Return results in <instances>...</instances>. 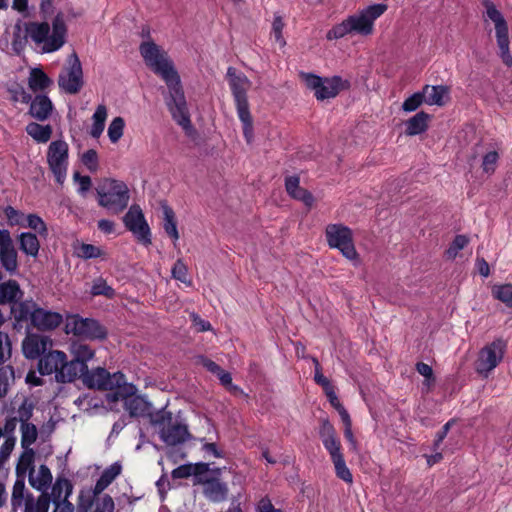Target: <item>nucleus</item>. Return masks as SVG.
Listing matches in <instances>:
<instances>
[{"label":"nucleus","mask_w":512,"mask_h":512,"mask_svg":"<svg viewBox=\"0 0 512 512\" xmlns=\"http://www.w3.org/2000/svg\"><path fill=\"white\" fill-rule=\"evenodd\" d=\"M325 238L331 249H337L347 260L358 263L359 254L354 244L353 231L342 223L328 224Z\"/></svg>","instance_id":"obj_9"},{"label":"nucleus","mask_w":512,"mask_h":512,"mask_svg":"<svg viewBox=\"0 0 512 512\" xmlns=\"http://www.w3.org/2000/svg\"><path fill=\"white\" fill-rule=\"evenodd\" d=\"M342 422L344 423L345 429H344V436L351 445V448L353 450L357 449V441L353 435L352 432V422L349 414H345L343 418H341Z\"/></svg>","instance_id":"obj_57"},{"label":"nucleus","mask_w":512,"mask_h":512,"mask_svg":"<svg viewBox=\"0 0 512 512\" xmlns=\"http://www.w3.org/2000/svg\"><path fill=\"white\" fill-rule=\"evenodd\" d=\"M0 263L8 273L12 275L17 273L18 254L9 231L2 233L0 244Z\"/></svg>","instance_id":"obj_22"},{"label":"nucleus","mask_w":512,"mask_h":512,"mask_svg":"<svg viewBox=\"0 0 512 512\" xmlns=\"http://www.w3.org/2000/svg\"><path fill=\"white\" fill-rule=\"evenodd\" d=\"M422 94L426 104L443 106L448 98L449 89L443 85H426L422 90Z\"/></svg>","instance_id":"obj_28"},{"label":"nucleus","mask_w":512,"mask_h":512,"mask_svg":"<svg viewBox=\"0 0 512 512\" xmlns=\"http://www.w3.org/2000/svg\"><path fill=\"white\" fill-rule=\"evenodd\" d=\"M300 77L305 86L313 91L318 101H324L336 97L339 92L348 87V82L339 76L322 78L312 73L301 72Z\"/></svg>","instance_id":"obj_11"},{"label":"nucleus","mask_w":512,"mask_h":512,"mask_svg":"<svg viewBox=\"0 0 512 512\" xmlns=\"http://www.w3.org/2000/svg\"><path fill=\"white\" fill-rule=\"evenodd\" d=\"M52 473L46 465H40L37 471L31 469L29 473L30 485L41 492H46L52 484Z\"/></svg>","instance_id":"obj_26"},{"label":"nucleus","mask_w":512,"mask_h":512,"mask_svg":"<svg viewBox=\"0 0 512 512\" xmlns=\"http://www.w3.org/2000/svg\"><path fill=\"white\" fill-rule=\"evenodd\" d=\"M430 118L431 116L424 111L416 113L405 121V134L407 136H416L426 132Z\"/></svg>","instance_id":"obj_27"},{"label":"nucleus","mask_w":512,"mask_h":512,"mask_svg":"<svg viewBox=\"0 0 512 512\" xmlns=\"http://www.w3.org/2000/svg\"><path fill=\"white\" fill-rule=\"evenodd\" d=\"M52 85V80L40 68H33L30 71L28 78V86L33 92L45 91Z\"/></svg>","instance_id":"obj_31"},{"label":"nucleus","mask_w":512,"mask_h":512,"mask_svg":"<svg viewBox=\"0 0 512 512\" xmlns=\"http://www.w3.org/2000/svg\"><path fill=\"white\" fill-rule=\"evenodd\" d=\"M20 250L27 256L36 257L39 253L40 243L37 236L30 232H23L18 235Z\"/></svg>","instance_id":"obj_33"},{"label":"nucleus","mask_w":512,"mask_h":512,"mask_svg":"<svg viewBox=\"0 0 512 512\" xmlns=\"http://www.w3.org/2000/svg\"><path fill=\"white\" fill-rule=\"evenodd\" d=\"M422 103H425V98L422 92H416L409 96L402 104V109L405 112L416 111Z\"/></svg>","instance_id":"obj_50"},{"label":"nucleus","mask_w":512,"mask_h":512,"mask_svg":"<svg viewBox=\"0 0 512 512\" xmlns=\"http://www.w3.org/2000/svg\"><path fill=\"white\" fill-rule=\"evenodd\" d=\"M256 512H283L281 509H277L272 504L269 497H262L256 504Z\"/></svg>","instance_id":"obj_59"},{"label":"nucleus","mask_w":512,"mask_h":512,"mask_svg":"<svg viewBox=\"0 0 512 512\" xmlns=\"http://www.w3.org/2000/svg\"><path fill=\"white\" fill-rule=\"evenodd\" d=\"M125 227L144 245L151 244L150 228L138 205H132L123 218Z\"/></svg>","instance_id":"obj_20"},{"label":"nucleus","mask_w":512,"mask_h":512,"mask_svg":"<svg viewBox=\"0 0 512 512\" xmlns=\"http://www.w3.org/2000/svg\"><path fill=\"white\" fill-rule=\"evenodd\" d=\"M24 228H30L41 236H47L48 229L43 219L36 214L26 215Z\"/></svg>","instance_id":"obj_44"},{"label":"nucleus","mask_w":512,"mask_h":512,"mask_svg":"<svg viewBox=\"0 0 512 512\" xmlns=\"http://www.w3.org/2000/svg\"><path fill=\"white\" fill-rule=\"evenodd\" d=\"M387 10L382 3L371 4L348 15L326 33L327 40H339L347 36L369 37L374 33L375 22Z\"/></svg>","instance_id":"obj_2"},{"label":"nucleus","mask_w":512,"mask_h":512,"mask_svg":"<svg viewBox=\"0 0 512 512\" xmlns=\"http://www.w3.org/2000/svg\"><path fill=\"white\" fill-rule=\"evenodd\" d=\"M21 295L20 286L16 281L10 280L0 284V304L14 302Z\"/></svg>","instance_id":"obj_36"},{"label":"nucleus","mask_w":512,"mask_h":512,"mask_svg":"<svg viewBox=\"0 0 512 512\" xmlns=\"http://www.w3.org/2000/svg\"><path fill=\"white\" fill-rule=\"evenodd\" d=\"M81 161L90 172H96L98 170L99 164L96 150L89 149L85 151L81 157Z\"/></svg>","instance_id":"obj_51"},{"label":"nucleus","mask_w":512,"mask_h":512,"mask_svg":"<svg viewBox=\"0 0 512 512\" xmlns=\"http://www.w3.org/2000/svg\"><path fill=\"white\" fill-rule=\"evenodd\" d=\"M53 110L54 105L47 95H36L30 102L29 114L38 121L49 119Z\"/></svg>","instance_id":"obj_24"},{"label":"nucleus","mask_w":512,"mask_h":512,"mask_svg":"<svg viewBox=\"0 0 512 512\" xmlns=\"http://www.w3.org/2000/svg\"><path fill=\"white\" fill-rule=\"evenodd\" d=\"M172 277L186 285H191V280L188 278L187 266L181 259H178L171 270Z\"/></svg>","instance_id":"obj_48"},{"label":"nucleus","mask_w":512,"mask_h":512,"mask_svg":"<svg viewBox=\"0 0 512 512\" xmlns=\"http://www.w3.org/2000/svg\"><path fill=\"white\" fill-rule=\"evenodd\" d=\"M13 312L18 321H29L33 328L42 332L54 331L64 321L61 313L40 307L33 300L19 302Z\"/></svg>","instance_id":"obj_6"},{"label":"nucleus","mask_w":512,"mask_h":512,"mask_svg":"<svg viewBox=\"0 0 512 512\" xmlns=\"http://www.w3.org/2000/svg\"><path fill=\"white\" fill-rule=\"evenodd\" d=\"M96 192L99 205L111 213L119 214L128 206L129 189L123 181L105 178L99 182Z\"/></svg>","instance_id":"obj_7"},{"label":"nucleus","mask_w":512,"mask_h":512,"mask_svg":"<svg viewBox=\"0 0 512 512\" xmlns=\"http://www.w3.org/2000/svg\"><path fill=\"white\" fill-rule=\"evenodd\" d=\"M67 61L68 66L59 74L58 85L65 93L76 94L84 83L82 65L75 53L71 54Z\"/></svg>","instance_id":"obj_17"},{"label":"nucleus","mask_w":512,"mask_h":512,"mask_svg":"<svg viewBox=\"0 0 512 512\" xmlns=\"http://www.w3.org/2000/svg\"><path fill=\"white\" fill-rule=\"evenodd\" d=\"M26 133L37 143H47L53 133L51 125H42L37 122L27 124Z\"/></svg>","instance_id":"obj_32"},{"label":"nucleus","mask_w":512,"mask_h":512,"mask_svg":"<svg viewBox=\"0 0 512 512\" xmlns=\"http://www.w3.org/2000/svg\"><path fill=\"white\" fill-rule=\"evenodd\" d=\"M14 448V440L6 439L0 447V463L4 462L10 456Z\"/></svg>","instance_id":"obj_62"},{"label":"nucleus","mask_w":512,"mask_h":512,"mask_svg":"<svg viewBox=\"0 0 512 512\" xmlns=\"http://www.w3.org/2000/svg\"><path fill=\"white\" fill-rule=\"evenodd\" d=\"M46 161L55 181L62 185L67 178L68 172V143L62 139L52 141L47 148Z\"/></svg>","instance_id":"obj_12"},{"label":"nucleus","mask_w":512,"mask_h":512,"mask_svg":"<svg viewBox=\"0 0 512 512\" xmlns=\"http://www.w3.org/2000/svg\"><path fill=\"white\" fill-rule=\"evenodd\" d=\"M107 108L105 105H98L93 116H92V126L90 130V135L93 138H99L104 131L105 121L107 119Z\"/></svg>","instance_id":"obj_37"},{"label":"nucleus","mask_w":512,"mask_h":512,"mask_svg":"<svg viewBox=\"0 0 512 512\" xmlns=\"http://www.w3.org/2000/svg\"><path fill=\"white\" fill-rule=\"evenodd\" d=\"M319 435L323 446L328 451L331 459L343 455L341 452L340 440L337 437L334 427L328 420H324L322 422Z\"/></svg>","instance_id":"obj_23"},{"label":"nucleus","mask_w":512,"mask_h":512,"mask_svg":"<svg viewBox=\"0 0 512 512\" xmlns=\"http://www.w3.org/2000/svg\"><path fill=\"white\" fill-rule=\"evenodd\" d=\"M285 23L281 15L274 14L273 22H272V35L274 36L275 41L280 45V47H284L286 45V41L283 37V29Z\"/></svg>","instance_id":"obj_46"},{"label":"nucleus","mask_w":512,"mask_h":512,"mask_svg":"<svg viewBox=\"0 0 512 512\" xmlns=\"http://www.w3.org/2000/svg\"><path fill=\"white\" fill-rule=\"evenodd\" d=\"M125 122L122 117H115L108 127V137L112 143H117L123 136Z\"/></svg>","instance_id":"obj_45"},{"label":"nucleus","mask_w":512,"mask_h":512,"mask_svg":"<svg viewBox=\"0 0 512 512\" xmlns=\"http://www.w3.org/2000/svg\"><path fill=\"white\" fill-rule=\"evenodd\" d=\"M139 52L146 66L166 84L165 103L172 118L186 131L192 130L190 114L181 79L168 53L152 40L143 41Z\"/></svg>","instance_id":"obj_1"},{"label":"nucleus","mask_w":512,"mask_h":512,"mask_svg":"<svg viewBox=\"0 0 512 512\" xmlns=\"http://www.w3.org/2000/svg\"><path fill=\"white\" fill-rule=\"evenodd\" d=\"M72 359L69 360L67 375L72 372L74 381L88 368V362L95 356V351L85 343L73 341L69 346Z\"/></svg>","instance_id":"obj_19"},{"label":"nucleus","mask_w":512,"mask_h":512,"mask_svg":"<svg viewBox=\"0 0 512 512\" xmlns=\"http://www.w3.org/2000/svg\"><path fill=\"white\" fill-rule=\"evenodd\" d=\"M416 370L425 378L423 384L429 389L435 381L432 367L426 363L419 362L416 364Z\"/></svg>","instance_id":"obj_55"},{"label":"nucleus","mask_w":512,"mask_h":512,"mask_svg":"<svg viewBox=\"0 0 512 512\" xmlns=\"http://www.w3.org/2000/svg\"><path fill=\"white\" fill-rule=\"evenodd\" d=\"M73 492V485L70 480L64 477H57L52 486L51 499L54 504L68 500Z\"/></svg>","instance_id":"obj_30"},{"label":"nucleus","mask_w":512,"mask_h":512,"mask_svg":"<svg viewBox=\"0 0 512 512\" xmlns=\"http://www.w3.org/2000/svg\"><path fill=\"white\" fill-rule=\"evenodd\" d=\"M23 506L24 512H48L50 498L47 494H43L35 499L31 494H27Z\"/></svg>","instance_id":"obj_35"},{"label":"nucleus","mask_w":512,"mask_h":512,"mask_svg":"<svg viewBox=\"0 0 512 512\" xmlns=\"http://www.w3.org/2000/svg\"><path fill=\"white\" fill-rule=\"evenodd\" d=\"M34 411V404L29 399L25 398L24 401L17 409V419L21 424L29 423Z\"/></svg>","instance_id":"obj_49"},{"label":"nucleus","mask_w":512,"mask_h":512,"mask_svg":"<svg viewBox=\"0 0 512 512\" xmlns=\"http://www.w3.org/2000/svg\"><path fill=\"white\" fill-rule=\"evenodd\" d=\"M4 214L10 225L24 226L26 215L12 206H7L4 209Z\"/></svg>","instance_id":"obj_54"},{"label":"nucleus","mask_w":512,"mask_h":512,"mask_svg":"<svg viewBox=\"0 0 512 512\" xmlns=\"http://www.w3.org/2000/svg\"><path fill=\"white\" fill-rule=\"evenodd\" d=\"M469 243V239L465 235H457L449 248L446 250V256L449 259H454L458 253L464 249Z\"/></svg>","instance_id":"obj_47"},{"label":"nucleus","mask_w":512,"mask_h":512,"mask_svg":"<svg viewBox=\"0 0 512 512\" xmlns=\"http://www.w3.org/2000/svg\"><path fill=\"white\" fill-rule=\"evenodd\" d=\"M491 294L494 299L505 304L512 309V283L495 284L491 288Z\"/></svg>","instance_id":"obj_38"},{"label":"nucleus","mask_w":512,"mask_h":512,"mask_svg":"<svg viewBox=\"0 0 512 512\" xmlns=\"http://www.w3.org/2000/svg\"><path fill=\"white\" fill-rule=\"evenodd\" d=\"M325 394L330 404L338 411L341 418H343L345 414H349L344 406L340 403L332 386L325 390Z\"/></svg>","instance_id":"obj_58"},{"label":"nucleus","mask_w":512,"mask_h":512,"mask_svg":"<svg viewBox=\"0 0 512 512\" xmlns=\"http://www.w3.org/2000/svg\"><path fill=\"white\" fill-rule=\"evenodd\" d=\"M162 212L163 229L173 242L176 243L179 240V232L177 229L175 213L173 209L166 204L162 205Z\"/></svg>","instance_id":"obj_34"},{"label":"nucleus","mask_w":512,"mask_h":512,"mask_svg":"<svg viewBox=\"0 0 512 512\" xmlns=\"http://www.w3.org/2000/svg\"><path fill=\"white\" fill-rule=\"evenodd\" d=\"M38 431L34 424L24 423L21 424V444L27 448L34 444L37 440Z\"/></svg>","instance_id":"obj_43"},{"label":"nucleus","mask_w":512,"mask_h":512,"mask_svg":"<svg viewBox=\"0 0 512 512\" xmlns=\"http://www.w3.org/2000/svg\"><path fill=\"white\" fill-rule=\"evenodd\" d=\"M151 423L158 428L160 439L169 446L182 444L190 437L187 425L173 419L169 411L157 412L151 418Z\"/></svg>","instance_id":"obj_8"},{"label":"nucleus","mask_w":512,"mask_h":512,"mask_svg":"<svg viewBox=\"0 0 512 512\" xmlns=\"http://www.w3.org/2000/svg\"><path fill=\"white\" fill-rule=\"evenodd\" d=\"M69 360L65 352L50 350L43 354L37 364L41 375H54L57 383L65 384L74 381L72 372L67 375Z\"/></svg>","instance_id":"obj_10"},{"label":"nucleus","mask_w":512,"mask_h":512,"mask_svg":"<svg viewBox=\"0 0 512 512\" xmlns=\"http://www.w3.org/2000/svg\"><path fill=\"white\" fill-rule=\"evenodd\" d=\"M190 317L197 331L205 332L212 329L211 324L208 321L202 319L198 314L191 313Z\"/></svg>","instance_id":"obj_61"},{"label":"nucleus","mask_w":512,"mask_h":512,"mask_svg":"<svg viewBox=\"0 0 512 512\" xmlns=\"http://www.w3.org/2000/svg\"><path fill=\"white\" fill-rule=\"evenodd\" d=\"M11 356V343L8 334L0 332V366Z\"/></svg>","instance_id":"obj_56"},{"label":"nucleus","mask_w":512,"mask_h":512,"mask_svg":"<svg viewBox=\"0 0 512 512\" xmlns=\"http://www.w3.org/2000/svg\"><path fill=\"white\" fill-rule=\"evenodd\" d=\"M484 11L482 20L486 28L492 26L494 29L498 55L507 67H512V54L510 51L509 25L504 14L491 0H482Z\"/></svg>","instance_id":"obj_5"},{"label":"nucleus","mask_w":512,"mask_h":512,"mask_svg":"<svg viewBox=\"0 0 512 512\" xmlns=\"http://www.w3.org/2000/svg\"><path fill=\"white\" fill-rule=\"evenodd\" d=\"M331 461L334 465L336 476L348 484L353 483V476L350 469L346 465L344 456H338L331 459Z\"/></svg>","instance_id":"obj_42"},{"label":"nucleus","mask_w":512,"mask_h":512,"mask_svg":"<svg viewBox=\"0 0 512 512\" xmlns=\"http://www.w3.org/2000/svg\"><path fill=\"white\" fill-rule=\"evenodd\" d=\"M26 496L27 495H25L24 478H18L13 485L11 496V505L13 511H16L18 508H21L23 506Z\"/></svg>","instance_id":"obj_39"},{"label":"nucleus","mask_w":512,"mask_h":512,"mask_svg":"<svg viewBox=\"0 0 512 512\" xmlns=\"http://www.w3.org/2000/svg\"><path fill=\"white\" fill-rule=\"evenodd\" d=\"M25 30L27 37L42 53L56 52L67 41L68 28L62 11H59L52 19L51 26L45 21L29 22L26 24Z\"/></svg>","instance_id":"obj_3"},{"label":"nucleus","mask_w":512,"mask_h":512,"mask_svg":"<svg viewBox=\"0 0 512 512\" xmlns=\"http://www.w3.org/2000/svg\"><path fill=\"white\" fill-rule=\"evenodd\" d=\"M205 496L214 502L223 501L227 497L228 487L218 479L203 481Z\"/></svg>","instance_id":"obj_29"},{"label":"nucleus","mask_w":512,"mask_h":512,"mask_svg":"<svg viewBox=\"0 0 512 512\" xmlns=\"http://www.w3.org/2000/svg\"><path fill=\"white\" fill-rule=\"evenodd\" d=\"M64 322V331L67 335H73L86 339H103L106 331L94 319L83 318L78 314H67Z\"/></svg>","instance_id":"obj_13"},{"label":"nucleus","mask_w":512,"mask_h":512,"mask_svg":"<svg viewBox=\"0 0 512 512\" xmlns=\"http://www.w3.org/2000/svg\"><path fill=\"white\" fill-rule=\"evenodd\" d=\"M287 193L294 199L303 202L307 207L314 203L313 195L306 189L300 187V179L297 176H289L285 180Z\"/></svg>","instance_id":"obj_25"},{"label":"nucleus","mask_w":512,"mask_h":512,"mask_svg":"<svg viewBox=\"0 0 512 512\" xmlns=\"http://www.w3.org/2000/svg\"><path fill=\"white\" fill-rule=\"evenodd\" d=\"M124 390L127 395H123L121 389H118L116 392L108 394V399L123 401L124 408L131 417H144L150 413V403L142 396L133 395L136 390L133 385L125 387Z\"/></svg>","instance_id":"obj_18"},{"label":"nucleus","mask_w":512,"mask_h":512,"mask_svg":"<svg viewBox=\"0 0 512 512\" xmlns=\"http://www.w3.org/2000/svg\"><path fill=\"white\" fill-rule=\"evenodd\" d=\"M507 344L503 339H495L485 345L478 354L475 362L476 371L487 377L503 360Z\"/></svg>","instance_id":"obj_14"},{"label":"nucleus","mask_w":512,"mask_h":512,"mask_svg":"<svg viewBox=\"0 0 512 512\" xmlns=\"http://www.w3.org/2000/svg\"><path fill=\"white\" fill-rule=\"evenodd\" d=\"M114 510L115 503L110 495L105 494L102 497L96 499L93 512H114Z\"/></svg>","instance_id":"obj_53"},{"label":"nucleus","mask_w":512,"mask_h":512,"mask_svg":"<svg viewBox=\"0 0 512 512\" xmlns=\"http://www.w3.org/2000/svg\"><path fill=\"white\" fill-rule=\"evenodd\" d=\"M80 376L85 386L98 390H118L125 383V376L122 373L117 372L111 375L106 369L100 367L92 370L87 368L85 372L80 373Z\"/></svg>","instance_id":"obj_15"},{"label":"nucleus","mask_w":512,"mask_h":512,"mask_svg":"<svg viewBox=\"0 0 512 512\" xmlns=\"http://www.w3.org/2000/svg\"><path fill=\"white\" fill-rule=\"evenodd\" d=\"M53 341L47 335L31 333L28 334L22 342V351L27 359H39L46 351L52 347Z\"/></svg>","instance_id":"obj_21"},{"label":"nucleus","mask_w":512,"mask_h":512,"mask_svg":"<svg viewBox=\"0 0 512 512\" xmlns=\"http://www.w3.org/2000/svg\"><path fill=\"white\" fill-rule=\"evenodd\" d=\"M226 79L234 99L237 116L242 123L244 138L250 144L254 138V127L247 93L252 83L244 73L234 67H228Z\"/></svg>","instance_id":"obj_4"},{"label":"nucleus","mask_w":512,"mask_h":512,"mask_svg":"<svg viewBox=\"0 0 512 512\" xmlns=\"http://www.w3.org/2000/svg\"><path fill=\"white\" fill-rule=\"evenodd\" d=\"M499 155L496 151L486 153L482 159V169L487 174H493L496 170Z\"/></svg>","instance_id":"obj_52"},{"label":"nucleus","mask_w":512,"mask_h":512,"mask_svg":"<svg viewBox=\"0 0 512 512\" xmlns=\"http://www.w3.org/2000/svg\"><path fill=\"white\" fill-rule=\"evenodd\" d=\"M53 512H74V506L69 500H63L60 503L54 504Z\"/></svg>","instance_id":"obj_64"},{"label":"nucleus","mask_w":512,"mask_h":512,"mask_svg":"<svg viewBox=\"0 0 512 512\" xmlns=\"http://www.w3.org/2000/svg\"><path fill=\"white\" fill-rule=\"evenodd\" d=\"M73 178L79 185L78 192L80 194H84L88 190H90L92 182H91V178L89 176H82L76 172V173H74Z\"/></svg>","instance_id":"obj_60"},{"label":"nucleus","mask_w":512,"mask_h":512,"mask_svg":"<svg viewBox=\"0 0 512 512\" xmlns=\"http://www.w3.org/2000/svg\"><path fill=\"white\" fill-rule=\"evenodd\" d=\"M121 471V464L119 462H115L102 472L92 489V495L86 496L84 491H81L77 503L78 512H88L93 504L94 498L100 495L117 478V476L120 475Z\"/></svg>","instance_id":"obj_16"},{"label":"nucleus","mask_w":512,"mask_h":512,"mask_svg":"<svg viewBox=\"0 0 512 512\" xmlns=\"http://www.w3.org/2000/svg\"><path fill=\"white\" fill-rule=\"evenodd\" d=\"M90 293L93 296H105L109 299H112L115 297V290L107 284L106 280L102 277L96 278L91 286Z\"/></svg>","instance_id":"obj_41"},{"label":"nucleus","mask_w":512,"mask_h":512,"mask_svg":"<svg viewBox=\"0 0 512 512\" xmlns=\"http://www.w3.org/2000/svg\"><path fill=\"white\" fill-rule=\"evenodd\" d=\"M75 254L77 257L88 260L94 258L104 257V251L95 245L81 243L75 248Z\"/></svg>","instance_id":"obj_40"},{"label":"nucleus","mask_w":512,"mask_h":512,"mask_svg":"<svg viewBox=\"0 0 512 512\" xmlns=\"http://www.w3.org/2000/svg\"><path fill=\"white\" fill-rule=\"evenodd\" d=\"M39 9L44 18L51 16L54 12V0H40Z\"/></svg>","instance_id":"obj_63"}]
</instances>
